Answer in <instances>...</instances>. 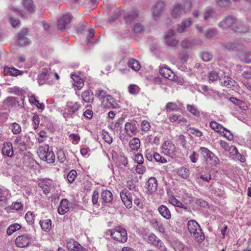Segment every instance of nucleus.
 <instances>
[{
    "instance_id": "nucleus-1",
    "label": "nucleus",
    "mask_w": 251,
    "mask_h": 251,
    "mask_svg": "<svg viewBox=\"0 0 251 251\" xmlns=\"http://www.w3.org/2000/svg\"><path fill=\"white\" fill-rule=\"evenodd\" d=\"M236 19L232 16H228L218 24L219 27L223 29L232 27L233 30L240 32H245L248 27L241 23L236 24Z\"/></svg>"
},
{
    "instance_id": "nucleus-2",
    "label": "nucleus",
    "mask_w": 251,
    "mask_h": 251,
    "mask_svg": "<svg viewBox=\"0 0 251 251\" xmlns=\"http://www.w3.org/2000/svg\"><path fill=\"white\" fill-rule=\"evenodd\" d=\"M187 227L192 237L198 242H202L204 235L199 224L195 220H191L188 222Z\"/></svg>"
},
{
    "instance_id": "nucleus-3",
    "label": "nucleus",
    "mask_w": 251,
    "mask_h": 251,
    "mask_svg": "<svg viewBox=\"0 0 251 251\" xmlns=\"http://www.w3.org/2000/svg\"><path fill=\"white\" fill-rule=\"evenodd\" d=\"M107 233V234H109L111 238L115 241L122 243H125L127 241V231L125 228L121 226H118L114 229L109 230Z\"/></svg>"
},
{
    "instance_id": "nucleus-4",
    "label": "nucleus",
    "mask_w": 251,
    "mask_h": 251,
    "mask_svg": "<svg viewBox=\"0 0 251 251\" xmlns=\"http://www.w3.org/2000/svg\"><path fill=\"white\" fill-rule=\"evenodd\" d=\"M37 153L41 159L46 161L48 163H52L54 162L55 154L52 151L49 150L48 145L39 147Z\"/></svg>"
},
{
    "instance_id": "nucleus-5",
    "label": "nucleus",
    "mask_w": 251,
    "mask_h": 251,
    "mask_svg": "<svg viewBox=\"0 0 251 251\" xmlns=\"http://www.w3.org/2000/svg\"><path fill=\"white\" fill-rule=\"evenodd\" d=\"M80 107V104L76 102H68L63 113L64 117L66 120L75 118Z\"/></svg>"
},
{
    "instance_id": "nucleus-6",
    "label": "nucleus",
    "mask_w": 251,
    "mask_h": 251,
    "mask_svg": "<svg viewBox=\"0 0 251 251\" xmlns=\"http://www.w3.org/2000/svg\"><path fill=\"white\" fill-rule=\"evenodd\" d=\"M161 152L171 158H175L177 156V151L176 146L171 141H166L163 143Z\"/></svg>"
},
{
    "instance_id": "nucleus-7",
    "label": "nucleus",
    "mask_w": 251,
    "mask_h": 251,
    "mask_svg": "<svg viewBox=\"0 0 251 251\" xmlns=\"http://www.w3.org/2000/svg\"><path fill=\"white\" fill-rule=\"evenodd\" d=\"M125 19L126 22L130 25L134 24L133 25V30L136 33H140L143 30L142 25L139 24L137 23L138 17V14L137 12L133 11L131 12L127 13L125 15Z\"/></svg>"
},
{
    "instance_id": "nucleus-8",
    "label": "nucleus",
    "mask_w": 251,
    "mask_h": 251,
    "mask_svg": "<svg viewBox=\"0 0 251 251\" xmlns=\"http://www.w3.org/2000/svg\"><path fill=\"white\" fill-rule=\"evenodd\" d=\"M199 151L202 153L206 162H209L213 166H216L219 164V158L208 149L205 147H201Z\"/></svg>"
},
{
    "instance_id": "nucleus-9",
    "label": "nucleus",
    "mask_w": 251,
    "mask_h": 251,
    "mask_svg": "<svg viewBox=\"0 0 251 251\" xmlns=\"http://www.w3.org/2000/svg\"><path fill=\"white\" fill-rule=\"evenodd\" d=\"M29 139V137L26 135H17L14 139L13 144L20 151H24L26 150Z\"/></svg>"
},
{
    "instance_id": "nucleus-10",
    "label": "nucleus",
    "mask_w": 251,
    "mask_h": 251,
    "mask_svg": "<svg viewBox=\"0 0 251 251\" xmlns=\"http://www.w3.org/2000/svg\"><path fill=\"white\" fill-rule=\"evenodd\" d=\"M146 241L148 243L158 248L161 251H167L163 242L153 233H151L148 235Z\"/></svg>"
},
{
    "instance_id": "nucleus-11",
    "label": "nucleus",
    "mask_w": 251,
    "mask_h": 251,
    "mask_svg": "<svg viewBox=\"0 0 251 251\" xmlns=\"http://www.w3.org/2000/svg\"><path fill=\"white\" fill-rule=\"evenodd\" d=\"M165 8V3L159 0L156 1L151 9L152 17L155 21L159 20Z\"/></svg>"
},
{
    "instance_id": "nucleus-12",
    "label": "nucleus",
    "mask_w": 251,
    "mask_h": 251,
    "mask_svg": "<svg viewBox=\"0 0 251 251\" xmlns=\"http://www.w3.org/2000/svg\"><path fill=\"white\" fill-rule=\"evenodd\" d=\"M203 19L204 21L209 23L216 22L219 17L218 13L212 8H207L203 14Z\"/></svg>"
},
{
    "instance_id": "nucleus-13",
    "label": "nucleus",
    "mask_w": 251,
    "mask_h": 251,
    "mask_svg": "<svg viewBox=\"0 0 251 251\" xmlns=\"http://www.w3.org/2000/svg\"><path fill=\"white\" fill-rule=\"evenodd\" d=\"M175 32L173 30H168L164 35L165 44L170 47H175L177 45L178 41L176 39L174 35Z\"/></svg>"
},
{
    "instance_id": "nucleus-14",
    "label": "nucleus",
    "mask_w": 251,
    "mask_h": 251,
    "mask_svg": "<svg viewBox=\"0 0 251 251\" xmlns=\"http://www.w3.org/2000/svg\"><path fill=\"white\" fill-rule=\"evenodd\" d=\"M28 29L23 28L19 33L17 39V43L21 46H25L30 44V40L27 37Z\"/></svg>"
},
{
    "instance_id": "nucleus-15",
    "label": "nucleus",
    "mask_w": 251,
    "mask_h": 251,
    "mask_svg": "<svg viewBox=\"0 0 251 251\" xmlns=\"http://www.w3.org/2000/svg\"><path fill=\"white\" fill-rule=\"evenodd\" d=\"M53 73L50 71V68L46 67L42 69L41 73L38 75V82L40 85L43 84L46 81L53 77Z\"/></svg>"
},
{
    "instance_id": "nucleus-16",
    "label": "nucleus",
    "mask_w": 251,
    "mask_h": 251,
    "mask_svg": "<svg viewBox=\"0 0 251 251\" xmlns=\"http://www.w3.org/2000/svg\"><path fill=\"white\" fill-rule=\"evenodd\" d=\"M159 73L163 77L171 80H176V76L174 73L167 65H163L160 66Z\"/></svg>"
},
{
    "instance_id": "nucleus-17",
    "label": "nucleus",
    "mask_w": 251,
    "mask_h": 251,
    "mask_svg": "<svg viewBox=\"0 0 251 251\" xmlns=\"http://www.w3.org/2000/svg\"><path fill=\"white\" fill-rule=\"evenodd\" d=\"M120 197L126 208H131L132 206V196L131 193L126 190H123L120 193Z\"/></svg>"
},
{
    "instance_id": "nucleus-18",
    "label": "nucleus",
    "mask_w": 251,
    "mask_h": 251,
    "mask_svg": "<svg viewBox=\"0 0 251 251\" xmlns=\"http://www.w3.org/2000/svg\"><path fill=\"white\" fill-rule=\"evenodd\" d=\"M73 17L69 13H66L58 20V28L61 30H64L67 24H69L72 21Z\"/></svg>"
},
{
    "instance_id": "nucleus-19",
    "label": "nucleus",
    "mask_w": 251,
    "mask_h": 251,
    "mask_svg": "<svg viewBox=\"0 0 251 251\" xmlns=\"http://www.w3.org/2000/svg\"><path fill=\"white\" fill-rule=\"evenodd\" d=\"M31 236L27 234H24L18 236L15 240L16 245L20 248L27 247L31 242Z\"/></svg>"
},
{
    "instance_id": "nucleus-20",
    "label": "nucleus",
    "mask_w": 251,
    "mask_h": 251,
    "mask_svg": "<svg viewBox=\"0 0 251 251\" xmlns=\"http://www.w3.org/2000/svg\"><path fill=\"white\" fill-rule=\"evenodd\" d=\"M112 158L117 166L121 168H123V167H126L127 164V158L124 156L118 154L116 151L112 152Z\"/></svg>"
},
{
    "instance_id": "nucleus-21",
    "label": "nucleus",
    "mask_w": 251,
    "mask_h": 251,
    "mask_svg": "<svg viewBox=\"0 0 251 251\" xmlns=\"http://www.w3.org/2000/svg\"><path fill=\"white\" fill-rule=\"evenodd\" d=\"M225 47L228 50H240L244 49V45L240 41L237 40L225 43Z\"/></svg>"
},
{
    "instance_id": "nucleus-22",
    "label": "nucleus",
    "mask_w": 251,
    "mask_h": 251,
    "mask_svg": "<svg viewBox=\"0 0 251 251\" xmlns=\"http://www.w3.org/2000/svg\"><path fill=\"white\" fill-rule=\"evenodd\" d=\"M101 105L103 107L107 108H116L118 107L117 103L110 95L101 100Z\"/></svg>"
},
{
    "instance_id": "nucleus-23",
    "label": "nucleus",
    "mask_w": 251,
    "mask_h": 251,
    "mask_svg": "<svg viewBox=\"0 0 251 251\" xmlns=\"http://www.w3.org/2000/svg\"><path fill=\"white\" fill-rule=\"evenodd\" d=\"M22 4L26 10L28 14L24 15L22 11H18V13H20L22 17L28 18V15L33 12L34 9L32 0H23Z\"/></svg>"
},
{
    "instance_id": "nucleus-24",
    "label": "nucleus",
    "mask_w": 251,
    "mask_h": 251,
    "mask_svg": "<svg viewBox=\"0 0 251 251\" xmlns=\"http://www.w3.org/2000/svg\"><path fill=\"white\" fill-rule=\"evenodd\" d=\"M184 13L182 5L179 3L176 4L171 11V15L174 18H178Z\"/></svg>"
},
{
    "instance_id": "nucleus-25",
    "label": "nucleus",
    "mask_w": 251,
    "mask_h": 251,
    "mask_svg": "<svg viewBox=\"0 0 251 251\" xmlns=\"http://www.w3.org/2000/svg\"><path fill=\"white\" fill-rule=\"evenodd\" d=\"M70 204L69 201L67 199L62 200L57 209L58 213L62 215L65 214L69 210Z\"/></svg>"
},
{
    "instance_id": "nucleus-26",
    "label": "nucleus",
    "mask_w": 251,
    "mask_h": 251,
    "mask_svg": "<svg viewBox=\"0 0 251 251\" xmlns=\"http://www.w3.org/2000/svg\"><path fill=\"white\" fill-rule=\"evenodd\" d=\"M1 152L3 155L8 157L13 156L14 152L12 144L10 142L4 143L3 144Z\"/></svg>"
},
{
    "instance_id": "nucleus-27",
    "label": "nucleus",
    "mask_w": 251,
    "mask_h": 251,
    "mask_svg": "<svg viewBox=\"0 0 251 251\" xmlns=\"http://www.w3.org/2000/svg\"><path fill=\"white\" fill-rule=\"evenodd\" d=\"M147 191L150 194H151L157 190V180L154 177H150L147 182Z\"/></svg>"
},
{
    "instance_id": "nucleus-28",
    "label": "nucleus",
    "mask_w": 251,
    "mask_h": 251,
    "mask_svg": "<svg viewBox=\"0 0 251 251\" xmlns=\"http://www.w3.org/2000/svg\"><path fill=\"white\" fill-rule=\"evenodd\" d=\"M125 129L126 134L130 137L135 135L137 131L136 125L130 122H127L125 124Z\"/></svg>"
},
{
    "instance_id": "nucleus-29",
    "label": "nucleus",
    "mask_w": 251,
    "mask_h": 251,
    "mask_svg": "<svg viewBox=\"0 0 251 251\" xmlns=\"http://www.w3.org/2000/svg\"><path fill=\"white\" fill-rule=\"evenodd\" d=\"M157 210L159 214L165 219L169 220L171 218V213L169 208L164 205L158 206Z\"/></svg>"
},
{
    "instance_id": "nucleus-30",
    "label": "nucleus",
    "mask_w": 251,
    "mask_h": 251,
    "mask_svg": "<svg viewBox=\"0 0 251 251\" xmlns=\"http://www.w3.org/2000/svg\"><path fill=\"white\" fill-rule=\"evenodd\" d=\"M192 23V21L191 18L183 20L180 24L177 25V32L178 33L183 32L187 27L191 25Z\"/></svg>"
},
{
    "instance_id": "nucleus-31",
    "label": "nucleus",
    "mask_w": 251,
    "mask_h": 251,
    "mask_svg": "<svg viewBox=\"0 0 251 251\" xmlns=\"http://www.w3.org/2000/svg\"><path fill=\"white\" fill-rule=\"evenodd\" d=\"M8 128L14 135H19L22 132V129L21 125L16 122L9 124Z\"/></svg>"
},
{
    "instance_id": "nucleus-32",
    "label": "nucleus",
    "mask_w": 251,
    "mask_h": 251,
    "mask_svg": "<svg viewBox=\"0 0 251 251\" xmlns=\"http://www.w3.org/2000/svg\"><path fill=\"white\" fill-rule=\"evenodd\" d=\"M4 71L6 75L12 76H18V75H22L24 73L23 71L18 70L14 67H4Z\"/></svg>"
},
{
    "instance_id": "nucleus-33",
    "label": "nucleus",
    "mask_w": 251,
    "mask_h": 251,
    "mask_svg": "<svg viewBox=\"0 0 251 251\" xmlns=\"http://www.w3.org/2000/svg\"><path fill=\"white\" fill-rule=\"evenodd\" d=\"M67 247L70 250L76 251H80L83 248L82 246L79 243L72 239L67 242Z\"/></svg>"
},
{
    "instance_id": "nucleus-34",
    "label": "nucleus",
    "mask_w": 251,
    "mask_h": 251,
    "mask_svg": "<svg viewBox=\"0 0 251 251\" xmlns=\"http://www.w3.org/2000/svg\"><path fill=\"white\" fill-rule=\"evenodd\" d=\"M71 77L73 79V85L78 90H80L84 86L83 79L75 75H72Z\"/></svg>"
},
{
    "instance_id": "nucleus-35",
    "label": "nucleus",
    "mask_w": 251,
    "mask_h": 251,
    "mask_svg": "<svg viewBox=\"0 0 251 251\" xmlns=\"http://www.w3.org/2000/svg\"><path fill=\"white\" fill-rule=\"evenodd\" d=\"M39 223L42 229L44 231L49 232L51 229L52 222L50 219L40 220Z\"/></svg>"
},
{
    "instance_id": "nucleus-36",
    "label": "nucleus",
    "mask_w": 251,
    "mask_h": 251,
    "mask_svg": "<svg viewBox=\"0 0 251 251\" xmlns=\"http://www.w3.org/2000/svg\"><path fill=\"white\" fill-rule=\"evenodd\" d=\"M220 80L223 86L228 88L234 86L235 84V81L228 76H224L220 78Z\"/></svg>"
},
{
    "instance_id": "nucleus-37",
    "label": "nucleus",
    "mask_w": 251,
    "mask_h": 251,
    "mask_svg": "<svg viewBox=\"0 0 251 251\" xmlns=\"http://www.w3.org/2000/svg\"><path fill=\"white\" fill-rule=\"evenodd\" d=\"M101 197L102 201L106 203L111 202L113 200L112 193L107 190H104L101 192Z\"/></svg>"
},
{
    "instance_id": "nucleus-38",
    "label": "nucleus",
    "mask_w": 251,
    "mask_h": 251,
    "mask_svg": "<svg viewBox=\"0 0 251 251\" xmlns=\"http://www.w3.org/2000/svg\"><path fill=\"white\" fill-rule=\"evenodd\" d=\"M129 146L132 151H137L140 147V141L137 138H133L130 140Z\"/></svg>"
},
{
    "instance_id": "nucleus-39",
    "label": "nucleus",
    "mask_w": 251,
    "mask_h": 251,
    "mask_svg": "<svg viewBox=\"0 0 251 251\" xmlns=\"http://www.w3.org/2000/svg\"><path fill=\"white\" fill-rule=\"evenodd\" d=\"M150 224L154 228H155L160 233H164L165 229L163 225L160 224L156 219H152L150 221Z\"/></svg>"
},
{
    "instance_id": "nucleus-40",
    "label": "nucleus",
    "mask_w": 251,
    "mask_h": 251,
    "mask_svg": "<svg viewBox=\"0 0 251 251\" xmlns=\"http://www.w3.org/2000/svg\"><path fill=\"white\" fill-rule=\"evenodd\" d=\"M169 202L174 206L178 207L186 210L187 207L185 206L180 201L177 200L175 197L172 196L169 199Z\"/></svg>"
},
{
    "instance_id": "nucleus-41",
    "label": "nucleus",
    "mask_w": 251,
    "mask_h": 251,
    "mask_svg": "<svg viewBox=\"0 0 251 251\" xmlns=\"http://www.w3.org/2000/svg\"><path fill=\"white\" fill-rule=\"evenodd\" d=\"M127 65L135 71L139 70L141 67L139 62L137 60L132 58L128 60Z\"/></svg>"
},
{
    "instance_id": "nucleus-42",
    "label": "nucleus",
    "mask_w": 251,
    "mask_h": 251,
    "mask_svg": "<svg viewBox=\"0 0 251 251\" xmlns=\"http://www.w3.org/2000/svg\"><path fill=\"white\" fill-rule=\"evenodd\" d=\"M167 112L177 111L180 109L179 106L177 102H168L165 106Z\"/></svg>"
},
{
    "instance_id": "nucleus-43",
    "label": "nucleus",
    "mask_w": 251,
    "mask_h": 251,
    "mask_svg": "<svg viewBox=\"0 0 251 251\" xmlns=\"http://www.w3.org/2000/svg\"><path fill=\"white\" fill-rule=\"evenodd\" d=\"M82 98L83 100L86 102L92 101L94 99L92 92L91 91L83 92L82 94Z\"/></svg>"
},
{
    "instance_id": "nucleus-44",
    "label": "nucleus",
    "mask_w": 251,
    "mask_h": 251,
    "mask_svg": "<svg viewBox=\"0 0 251 251\" xmlns=\"http://www.w3.org/2000/svg\"><path fill=\"white\" fill-rule=\"evenodd\" d=\"M187 110L196 117H199L201 115L200 111L195 105L188 104L187 105Z\"/></svg>"
},
{
    "instance_id": "nucleus-45",
    "label": "nucleus",
    "mask_w": 251,
    "mask_h": 251,
    "mask_svg": "<svg viewBox=\"0 0 251 251\" xmlns=\"http://www.w3.org/2000/svg\"><path fill=\"white\" fill-rule=\"evenodd\" d=\"M21 226L19 224H14L10 225L6 230V233L8 235H12L14 232L20 229Z\"/></svg>"
},
{
    "instance_id": "nucleus-46",
    "label": "nucleus",
    "mask_w": 251,
    "mask_h": 251,
    "mask_svg": "<svg viewBox=\"0 0 251 251\" xmlns=\"http://www.w3.org/2000/svg\"><path fill=\"white\" fill-rule=\"evenodd\" d=\"M109 95L106 91L102 89L99 88L96 91V96L101 100Z\"/></svg>"
},
{
    "instance_id": "nucleus-47",
    "label": "nucleus",
    "mask_w": 251,
    "mask_h": 251,
    "mask_svg": "<svg viewBox=\"0 0 251 251\" xmlns=\"http://www.w3.org/2000/svg\"><path fill=\"white\" fill-rule=\"evenodd\" d=\"M210 127L217 132H222L224 128L222 126L215 121H212L210 123Z\"/></svg>"
},
{
    "instance_id": "nucleus-48",
    "label": "nucleus",
    "mask_w": 251,
    "mask_h": 251,
    "mask_svg": "<svg viewBox=\"0 0 251 251\" xmlns=\"http://www.w3.org/2000/svg\"><path fill=\"white\" fill-rule=\"evenodd\" d=\"M194 45L193 42L190 39H185L181 43V46L183 50L192 47Z\"/></svg>"
},
{
    "instance_id": "nucleus-49",
    "label": "nucleus",
    "mask_w": 251,
    "mask_h": 251,
    "mask_svg": "<svg viewBox=\"0 0 251 251\" xmlns=\"http://www.w3.org/2000/svg\"><path fill=\"white\" fill-rule=\"evenodd\" d=\"M230 4V0H215L216 6L220 7H226Z\"/></svg>"
},
{
    "instance_id": "nucleus-50",
    "label": "nucleus",
    "mask_w": 251,
    "mask_h": 251,
    "mask_svg": "<svg viewBox=\"0 0 251 251\" xmlns=\"http://www.w3.org/2000/svg\"><path fill=\"white\" fill-rule=\"evenodd\" d=\"M128 91L130 94L135 95L140 92V88L136 85L131 84L128 86Z\"/></svg>"
},
{
    "instance_id": "nucleus-51",
    "label": "nucleus",
    "mask_w": 251,
    "mask_h": 251,
    "mask_svg": "<svg viewBox=\"0 0 251 251\" xmlns=\"http://www.w3.org/2000/svg\"><path fill=\"white\" fill-rule=\"evenodd\" d=\"M183 6V10L185 13L190 11L192 7V0H185Z\"/></svg>"
},
{
    "instance_id": "nucleus-52",
    "label": "nucleus",
    "mask_w": 251,
    "mask_h": 251,
    "mask_svg": "<svg viewBox=\"0 0 251 251\" xmlns=\"http://www.w3.org/2000/svg\"><path fill=\"white\" fill-rule=\"evenodd\" d=\"M208 78L209 82H213L218 80L219 78V76L217 72L212 71L209 73Z\"/></svg>"
},
{
    "instance_id": "nucleus-53",
    "label": "nucleus",
    "mask_w": 251,
    "mask_h": 251,
    "mask_svg": "<svg viewBox=\"0 0 251 251\" xmlns=\"http://www.w3.org/2000/svg\"><path fill=\"white\" fill-rule=\"evenodd\" d=\"M25 219L28 223L32 224L34 221V215L33 212L28 211L25 215Z\"/></svg>"
},
{
    "instance_id": "nucleus-54",
    "label": "nucleus",
    "mask_w": 251,
    "mask_h": 251,
    "mask_svg": "<svg viewBox=\"0 0 251 251\" xmlns=\"http://www.w3.org/2000/svg\"><path fill=\"white\" fill-rule=\"evenodd\" d=\"M224 133V136L228 140L231 141L233 139V136L231 132L226 128H224L222 131Z\"/></svg>"
},
{
    "instance_id": "nucleus-55",
    "label": "nucleus",
    "mask_w": 251,
    "mask_h": 251,
    "mask_svg": "<svg viewBox=\"0 0 251 251\" xmlns=\"http://www.w3.org/2000/svg\"><path fill=\"white\" fill-rule=\"evenodd\" d=\"M192 201L201 207H205L208 205V203L206 201L201 199L194 198Z\"/></svg>"
},
{
    "instance_id": "nucleus-56",
    "label": "nucleus",
    "mask_w": 251,
    "mask_h": 251,
    "mask_svg": "<svg viewBox=\"0 0 251 251\" xmlns=\"http://www.w3.org/2000/svg\"><path fill=\"white\" fill-rule=\"evenodd\" d=\"M215 29L208 28L203 32V35L207 38H211L215 35Z\"/></svg>"
},
{
    "instance_id": "nucleus-57",
    "label": "nucleus",
    "mask_w": 251,
    "mask_h": 251,
    "mask_svg": "<svg viewBox=\"0 0 251 251\" xmlns=\"http://www.w3.org/2000/svg\"><path fill=\"white\" fill-rule=\"evenodd\" d=\"M153 159H154L156 162H160L161 163H165L167 162V160L165 158L162 157L158 153H154L153 154Z\"/></svg>"
},
{
    "instance_id": "nucleus-58",
    "label": "nucleus",
    "mask_w": 251,
    "mask_h": 251,
    "mask_svg": "<svg viewBox=\"0 0 251 251\" xmlns=\"http://www.w3.org/2000/svg\"><path fill=\"white\" fill-rule=\"evenodd\" d=\"M212 54L208 52H204L201 54V59L205 62L211 60L212 58Z\"/></svg>"
},
{
    "instance_id": "nucleus-59",
    "label": "nucleus",
    "mask_w": 251,
    "mask_h": 251,
    "mask_svg": "<svg viewBox=\"0 0 251 251\" xmlns=\"http://www.w3.org/2000/svg\"><path fill=\"white\" fill-rule=\"evenodd\" d=\"M127 187L129 190L132 192H136L138 191V187L136 184L134 183L131 180H129L127 182Z\"/></svg>"
},
{
    "instance_id": "nucleus-60",
    "label": "nucleus",
    "mask_w": 251,
    "mask_h": 251,
    "mask_svg": "<svg viewBox=\"0 0 251 251\" xmlns=\"http://www.w3.org/2000/svg\"><path fill=\"white\" fill-rule=\"evenodd\" d=\"M141 128L144 131H148L151 128L150 123L146 120H144L141 123Z\"/></svg>"
},
{
    "instance_id": "nucleus-61",
    "label": "nucleus",
    "mask_w": 251,
    "mask_h": 251,
    "mask_svg": "<svg viewBox=\"0 0 251 251\" xmlns=\"http://www.w3.org/2000/svg\"><path fill=\"white\" fill-rule=\"evenodd\" d=\"M69 138L72 140V143L74 144H77L80 139V136L77 134L71 133L69 135Z\"/></svg>"
},
{
    "instance_id": "nucleus-62",
    "label": "nucleus",
    "mask_w": 251,
    "mask_h": 251,
    "mask_svg": "<svg viewBox=\"0 0 251 251\" xmlns=\"http://www.w3.org/2000/svg\"><path fill=\"white\" fill-rule=\"evenodd\" d=\"M102 135V138L105 142H107L109 144H110L112 142V138L107 132L104 131H103Z\"/></svg>"
},
{
    "instance_id": "nucleus-63",
    "label": "nucleus",
    "mask_w": 251,
    "mask_h": 251,
    "mask_svg": "<svg viewBox=\"0 0 251 251\" xmlns=\"http://www.w3.org/2000/svg\"><path fill=\"white\" fill-rule=\"evenodd\" d=\"M33 126L34 129L37 128L40 123V118L38 115L34 114L32 117Z\"/></svg>"
},
{
    "instance_id": "nucleus-64",
    "label": "nucleus",
    "mask_w": 251,
    "mask_h": 251,
    "mask_svg": "<svg viewBox=\"0 0 251 251\" xmlns=\"http://www.w3.org/2000/svg\"><path fill=\"white\" fill-rule=\"evenodd\" d=\"M241 59L242 61L249 63L251 62V54L246 53L241 56Z\"/></svg>"
}]
</instances>
